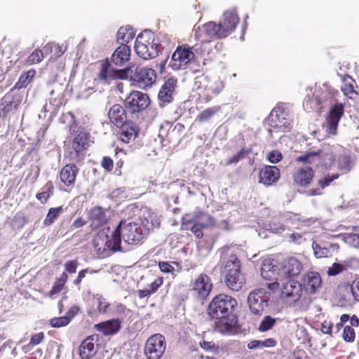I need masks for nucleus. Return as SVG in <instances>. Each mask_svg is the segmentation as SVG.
Here are the masks:
<instances>
[{"label": "nucleus", "instance_id": "f257e3e1", "mask_svg": "<svg viewBox=\"0 0 359 359\" xmlns=\"http://www.w3.org/2000/svg\"><path fill=\"white\" fill-rule=\"evenodd\" d=\"M237 300L228 294L221 293L214 297L207 308V314L215 319V330L222 334H233L236 332L237 319L233 313Z\"/></svg>", "mask_w": 359, "mask_h": 359}, {"label": "nucleus", "instance_id": "f03ea898", "mask_svg": "<svg viewBox=\"0 0 359 359\" xmlns=\"http://www.w3.org/2000/svg\"><path fill=\"white\" fill-rule=\"evenodd\" d=\"M239 21L240 18L236 11L230 9L224 13L222 20L219 24L209 22L198 27L196 29L195 36L202 42L225 38L235 30Z\"/></svg>", "mask_w": 359, "mask_h": 359}, {"label": "nucleus", "instance_id": "7ed1b4c3", "mask_svg": "<svg viewBox=\"0 0 359 359\" xmlns=\"http://www.w3.org/2000/svg\"><path fill=\"white\" fill-rule=\"evenodd\" d=\"M273 260L265 261L261 267V275L266 280L276 279V275L285 278H292L300 275L303 270L302 263L294 257L284 258L278 264Z\"/></svg>", "mask_w": 359, "mask_h": 359}, {"label": "nucleus", "instance_id": "20e7f679", "mask_svg": "<svg viewBox=\"0 0 359 359\" xmlns=\"http://www.w3.org/2000/svg\"><path fill=\"white\" fill-rule=\"evenodd\" d=\"M280 297L286 302L297 306L300 311L306 310L311 302V297L302 294L301 284L294 280H290L283 285Z\"/></svg>", "mask_w": 359, "mask_h": 359}, {"label": "nucleus", "instance_id": "39448f33", "mask_svg": "<svg viewBox=\"0 0 359 359\" xmlns=\"http://www.w3.org/2000/svg\"><path fill=\"white\" fill-rule=\"evenodd\" d=\"M160 47V44L155 42L154 34L144 30L137 35L134 48L138 56L149 60L158 55Z\"/></svg>", "mask_w": 359, "mask_h": 359}, {"label": "nucleus", "instance_id": "423d86ee", "mask_svg": "<svg viewBox=\"0 0 359 359\" xmlns=\"http://www.w3.org/2000/svg\"><path fill=\"white\" fill-rule=\"evenodd\" d=\"M213 288L211 278L205 273H200L190 282L189 290L199 302H203L209 297Z\"/></svg>", "mask_w": 359, "mask_h": 359}, {"label": "nucleus", "instance_id": "0eeeda50", "mask_svg": "<svg viewBox=\"0 0 359 359\" xmlns=\"http://www.w3.org/2000/svg\"><path fill=\"white\" fill-rule=\"evenodd\" d=\"M144 227V221L140 223L128 222L122 225L123 241L130 245L141 243L148 235V229Z\"/></svg>", "mask_w": 359, "mask_h": 359}, {"label": "nucleus", "instance_id": "6e6552de", "mask_svg": "<svg viewBox=\"0 0 359 359\" xmlns=\"http://www.w3.org/2000/svg\"><path fill=\"white\" fill-rule=\"evenodd\" d=\"M296 161L305 164L328 168L334 163L335 156L332 152L325 153L322 150H319L318 151H307L298 156Z\"/></svg>", "mask_w": 359, "mask_h": 359}, {"label": "nucleus", "instance_id": "1a4fd4ad", "mask_svg": "<svg viewBox=\"0 0 359 359\" xmlns=\"http://www.w3.org/2000/svg\"><path fill=\"white\" fill-rule=\"evenodd\" d=\"M165 348L166 341L164 336L154 334L147 339L144 353L147 359H161Z\"/></svg>", "mask_w": 359, "mask_h": 359}, {"label": "nucleus", "instance_id": "9d476101", "mask_svg": "<svg viewBox=\"0 0 359 359\" xmlns=\"http://www.w3.org/2000/svg\"><path fill=\"white\" fill-rule=\"evenodd\" d=\"M194 56L192 48L189 45L178 46L172 55L170 66L174 70L185 69L194 60Z\"/></svg>", "mask_w": 359, "mask_h": 359}, {"label": "nucleus", "instance_id": "9b49d317", "mask_svg": "<svg viewBox=\"0 0 359 359\" xmlns=\"http://www.w3.org/2000/svg\"><path fill=\"white\" fill-rule=\"evenodd\" d=\"M150 104L147 94L141 91L133 90L126 97L124 105L130 114L140 113L146 109Z\"/></svg>", "mask_w": 359, "mask_h": 359}, {"label": "nucleus", "instance_id": "f8f14e48", "mask_svg": "<svg viewBox=\"0 0 359 359\" xmlns=\"http://www.w3.org/2000/svg\"><path fill=\"white\" fill-rule=\"evenodd\" d=\"M156 79L155 70L149 67L137 66L131 72L130 81L142 89L151 86Z\"/></svg>", "mask_w": 359, "mask_h": 359}, {"label": "nucleus", "instance_id": "ddd939ff", "mask_svg": "<svg viewBox=\"0 0 359 359\" xmlns=\"http://www.w3.org/2000/svg\"><path fill=\"white\" fill-rule=\"evenodd\" d=\"M269 296L263 288L252 291L248 297L249 309L252 313L260 316L269 305Z\"/></svg>", "mask_w": 359, "mask_h": 359}, {"label": "nucleus", "instance_id": "4468645a", "mask_svg": "<svg viewBox=\"0 0 359 359\" xmlns=\"http://www.w3.org/2000/svg\"><path fill=\"white\" fill-rule=\"evenodd\" d=\"M116 128L118 140L124 144L134 142L139 137L141 130L140 126L132 120H128Z\"/></svg>", "mask_w": 359, "mask_h": 359}, {"label": "nucleus", "instance_id": "2eb2a0df", "mask_svg": "<svg viewBox=\"0 0 359 359\" xmlns=\"http://www.w3.org/2000/svg\"><path fill=\"white\" fill-rule=\"evenodd\" d=\"M198 215L192 216L190 214H186L182 217L181 229L184 231H191L196 237L201 238L203 236V229L210 228L212 223H199L197 220Z\"/></svg>", "mask_w": 359, "mask_h": 359}, {"label": "nucleus", "instance_id": "dca6fc26", "mask_svg": "<svg viewBox=\"0 0 359 359\" xmlns=\"http://www.w3.org/2000/svg\"><path fill=\"white\" fill-rule=\"evenodd\" d=\"M315 176V170L310 166H302L296 169L292 173L294 184L299 187L310 186Z\"/></svg>", "mask_w": 359, "mask_h": 359}, {"label": "nucleus", "instance_id": "f3484780", "mask_svg": "<svg viewBox=\"0 0 359 359\" xmlns=\"http://www.w3.org/2000/svg\"><path fill=\"white\" fill-rule=\"evenodd\" d=\"M321 283V277L318 272L309 271L304 275L300 284L302 290L307 294H313L320 287Z\"/></svg>", "mask_w": 359, "mask_h": 359}, {"label": "nucleus", "instance_id": "a211bd4d", "mask_svg": "<svg viewBox=\"0 0 359 359\" xmlns=\"http://www.w3.org/2000/svg\"><path fill=\"white\" fill-rule=\"evenodd\" d=\"M221 262L225 274L241 271V262L238 256L229 250L223 252Z\"/></svg>", "mask_w": 359, "mask_h": 359}, {"label": "nucleus", "instance_id": "6ab92c4d", "mask_svg": "<svg viewBox=\"0 0 359 359\" xmlns=\"http://www.w3.org/2000/svg\"><path fill=\"white\" fill-rule=\"evenodd\" d=\"M344 113V107L341 103H337L330 109L326 117L327 131L330 134H336L339 121Z\"/></svg>", "mask_w": 359, "mask_h": 359}, {"label": "nucleus", "instance_id": "aec40b11", "mask_svg": "<svg viewBox=\"0 0 359 359\" xmlns=\"http://www.w3.org/2000/svg\"><path fill=\"white\" fill-rule=\"evenodd\" d=\"M98 337L90 335L82 341L79 347V355L81 359H91L97 353Z\"/></svg>", "mask_w": 359, "mask_h": 359}, {"label": "nucleus", "instance_id": "412c9836", "mask_svg": "<svg viewBox=\"0 0 359 359\" xmlns=\"http://www.w3.org/2000/svg\"><path fill=\"white\" fill-rule=\"evenodd\" d=\"M109 123L116 128L128 121L127 109L119 104H114L108 111Z\"/></svg>", "mask_w": 359, "mask_h": 359}, {"label": "nucleus", "instance_id": "4be33fe9", "mask_svg": "<svg viewBox=\"0 0 359 359\" xmlns=\"http://www.w3.org/2000/svg\"><path fill=\"white\" fill-rule=\"evenodd\" d=\"M280 177V170L275 165H264L259 170V182L266 186L276 183Z\"/></svg>", "mask_w": 359, "mask_h": 359}, {"label": "nucleus", "instance_id": "5701e85b", "mask_svg": "<svg viewBox=\"0 0 359 359\" xmlns=\"http://www.w3.org/2000/svg\"><path fill=\"white\" fill-rule=\"evenodd\" d=\"M88 219L90 226L95 230L104 226L107 222V215L104 210L100 206L92 208L88 213Z\"/></svg>", "mask_w": 359, "mask_h": 359}, {"label": "nucleus", "instance_id": "b1692460", "mask_svg": "<svg viewBox=\"0 0 359 359\" xmlns=\"http://www.w3.org/2000/svg\"><path fill=\"white\" fill-rule=\"evenodd\" d=\"M79 170L75 164L65 165L60 172V181L67 187H74Z\"/></svg>", "mask_w": 359, "mask_h": 359}, {"label": "nucleus", "instance_id": "393cba45", "mask_svg": "<svg viewBox=\"0 0 359 359\" xmlns=\"http://www.w3.org/2000/svg\"><path fill=\"white\" fill-rule=\"evenodd\" d=\"M177 79L174 77L168 78L161 86L158 97L163 104H168L172 102V93L177 87Z\"/></svg>", "mask_w": 359, "mask_h": 359}, {"label": "nucleus", "instance_id": "a878e982", "mask_svg": "<svg viewBox=\"0 0 359 359\" xmlns=\"http://www.w3.org/2000/svg\"><path fill=\"white\" fill-rule=\"evenodd\" d=\"M130 47L126 44L118 46L111 56V62L115 66L123 67L130 59Z\"/></svg>", "mask_w": 359, "mask_h": 359}, {"label": "nucleus", "instance_id": "bb28decb", "mask_svg": "<svg viewBox=\"0 0 359 359\" xmlns=\"http://www.w3.org/2000/svg\"><path fill=\"white\" fill-rule=\"evenodd\" d=\"M121 321L119 319H111L96 324L95 328L104 335H112L117 333L121 327Z\"/></svg>", "mask_w": 359, "mask_h": 359}, {"label": "nucleus", "instance_id": "cd10ccee", "mask_svg": "<svg viewBox=\"0 0 359 359\" xmlns=\"http://www.w3.org/2000/svg\"><path fill=\"white\" fill-rule=\"evenodd\" d=\"M123 224V221L121 220L112 232L110 238H109L106 242L107 247L114 252L120 251L121 250V239H123V231L122 229Z\"/></svg>", "mask_w": 359, "mask_h": 359}, {"label": "nucleus", "instance_id": "c85d7f7f", "mask_svg": "<svg viewBox=\"0 0 359 359\" xmlns=\"http://www.w3.org/2000/svg\"><path fill=\"white\" fill-rule=\"evenodd\" d=\"M90 135L89 133L81 131L74 138L72 142V149L76 153V156L87 149L90 144Z\"/></svg>", "mask_w": 359, "mask_h": 359}, {"label": "nucleus", "instance_id": "c756f323", "mask_svg": "<svg viewBox=\"0 0 359 359\" xmlns=\"http://www.w3.org/2000/svg\"><path fill=\"white\" fill-rule=\"evenodd\" d=\"M225 283L231 290L240 291L244 283L245 278L241 271L225 274Z\"/></svg>", "mask_w": 359, "mask_h": 359}, {"label": "nucleus", "instance_id": "7c9ffc66", "mask_svg": "<svg viewBox=\"0 0 359 359\" xmlns=\"http://www.w3.org/2000/svg\"><path fill=\"white\" fill-rule=\"evenodd\" d=\"M284 113L280 109H273L266 118L269 126L273 128H281L286 127Z\"/></svg>", "mask_w": 359, "mask_h": 359}, {"label": "nucleus", "instance_id": "2f4dec72", "mask_svg": "<svg viewBox=\"0 0 359 359\" xmlns=\"http://www.w3.org/2000/svg\"><path fill=\"white\" fill-rule=\"evenodd\" d=\"M355 81L351 76L349 75H344L342 77L341 90L345 96L350 99H353L354 96L358 95V93L355 89Z\"/></svg>", "mask_w": 359, "mask_h": 359}, {"label": "nucleus", "instance_id": "473e14b6", "mask_svg": "<svg viewBox=\"0 0 359 359\" xmlns=\"http://www.w3.org/2000/svg\"><path fill=\"white\" fill-rule=\"evenodd\" d=\"M135 36V32L133 29L130 26L121 27L116 34V41L122 44L128 43L133 39Z\"/></svg>", "mask_w": 359, "mask_h": 359}, {"label": "nucleus", "instance_id": "72a5a7b5", "mask_svg": "<svg viewBox=\"0 0 359 359\" xmlns=\"http://www.w3.org/2000/svg\"><path fill=\"white\" fill-rule=\"evenodd\" d=\"M54 191V185L52 181H48L43 186L41 191L36 194V198L41 203H46L48 200L53 196Z\"/></svg>", "mask_w": 359, "mask_h": 359}, {"label": "nucleus", "instance_id": "f704fd0d", "mask_svg": "<svg viewBox=\"0 0 359 359\" xmlns=\"http://www.w3.org/2000/svg\"><path fill=\"white\" fill-rule=\"evenodd\" d=\"M36 75V71L34 69H31L27 72H23L18 81L15 83L14 88L21 89L26 88L32 81Z\"/></svg>", "mask_w": 359, "mask_h": 359}, {"label": "nucleus", "instance_id": "c9c22d12", "mask_svg": "<svg viewBox=\"0 0 359 359\" xmlns=\"http://www.w3.org/2000/svg\"><path fill=\"white\" fill-rule=\"evenodd\" d=\"M220 110V106H214L212 107H208L198 114V116L196 118V121L201 123L208 121Z\"/></svg>", "mask_w": 359, "mask_h": 359}, {"label": "nucleus", "instance_id": "e433bc0d", "mask_svg": "<svg viewBox=\"0 0 359 359\" xmlns=\"http://www.w3.org/2000/svg\"><path fill=\"white\" fill-rule=\"evenodd\" d=\"M303 106L305 110L319 111L322 109L321 100L317 95H313L311 97H307L304 102Z\"/></svg>", "mask_w": 359, "mask_h": 359}, {"label": "nucleus", "instance_id": "4c0bfd02", "mask_svg": "<svg viewBox=\"0 0 359 359\" xmlns=\"http://www.w3.org/2000/svg\"><path fill=\"white\" fill-rule=\"evenodd\" d=\"M67 273L66 272H62V273L60 275V277L55 281L53 286L49 291V296L52 297L56 294L60 293L64 288V286L67 283Z\"/></svg>", "mask_w": 359, "mask_h": 359}, {"label": "nucleus", "instance_id": "58836bf2", "mask_svg": "<svg viewBox=\"0 0 359 359\" xmlns=\"http://www.w3.org/2000/svg\"><path fill=\"white\" fill-rule=\"evenodd\" d=\"M62 212V207L51 208L48 210V214L43 220L46 226L51 225Z\"/></svg>", "mask_w": 359, "mask_h": 359}, {"label": "nucleus", "instance_id": "ea45409f", "mask_svg": "<svg viewBox=\"0 0 359 359\" xmlns=\"http://www.w3.org/2000/svg\"><path fill=\"white\" fill-rule=\"evenodd\" d=\"M110 64L108 60L103 61L101 65L100 71L98 74V77L100 80L107 81L109 79L115 78L116 74H111L109 71Z\"/></svg>", "mask_w": 359, "mask_h": 359}, {"label": "nucleus", "instance_id": "a19ab883", "mask_svg": "<svg viewBox=\"0 0 359 359\" xmlns=\"http://www.w3.org/2000/svg\"><path fill=\"white\" fill-rule=\"evenodd\" d=\"M142 220L144 221V227H149L148 229V233L154 228L159 227L161 224L159 219L151 214H149L148 217H144Z\"/></svg>", "mask_w": 359, "mask_h": 359}, {"label": "nucleus", "instance_id": "79ce46f5", "mask_svg": "<svg viewBox=\"0 0 359 359\" xmlns=\"http://www.w3.org/2000/svg\"><path fill=\"white\" fill-rule=\"evenodd\" d=\"M44 55L41 50L36 48L35 49L27 58L26 63L27 65L38 64L42 61Z\"/></svg>", "mask_w": 359, "mask_h": 359}, {"label": "nucleus", "instance_id": "37998d69", "mask_svg": "<svg viewBox=\"0 0 359 359\" xmlns=\"http://www.w3.org/2000/svg\"><path fill=\"white\" fill-rule=\"evenodd\" d=\"M276 322V320L275 318H273L270 316H266L261 321L259 325V330L261 332L267 331L274 326Z\"/></svg>", "mask_w": 359, "mask_h": 359}, {"label": "nucleus", "instance_id": "c03bdc74", "mask_svg": "<svg viewBox=\"0 0 359 359\" xmlns=\"http://www.w3.org/2000/svg\"><path fill=\"white\" fill-rule=\"evenodd\" d=\"M342 338L346 342H353L355 339V332L354 329L350 325L345 326L342 333Z\"/></svg>", "mask_w": 359, "mask_h": 359}, {"label": "nucleus", "instance_id": "a18cd8bd", "mask_svg": "<svg viewBox=\"0 0 359 359\" xmlns=\"http://www.w3.org/2000/svg\"><path fill=\"white\" fill-rule=\"evenodd\" d=\"M97 271L93 270V269H91L89 268H86V269L81 270L79 272L76 278L73 282L74 285H76L78 287V289H80L81 282H82L83 279L86 276V275L88 273L92 274V273H97Z\"/></svg>", "mask_w": 359, "mask_h": 359}, {"label": "nucleus", "instance_id": "49530a36", "mask_svg": "<svg viewBox=\"0 0 359 359\" xmlns=\"http://www.w3.org/2000/svg\"><path fill=\"white\" fill-rule=\"evenodd\" d=\"M339 177V174H332V175H327L324 178L320 179L318 181V184L319 187L324 189L325 187H328L334 180L338 179Z\"/></svg>", "mask_w": 359, "mask_h": 359}, {"label": "nucleus", "instance_id": "de8ad7c7", "mask_svg": "<svg viewBox=\"0 0 359 359\" xmlns=\"http://www.w3.org/2000/svg\"><path fill=\"white\" fill-rule=\"evenodd\" d=\"M69 318L66 316L53 318L50 320V324L53 327H60L67 325L69 323Z\"/></svg>", "mask_w": 359, "mask_h": 359}, {"label": "nucleus", "instance_id": "09e8293b", "mask_svg": "<svg viewBox=\"0 0 359 359\" xmlns=\"http://www.w3.org/2000/svg\"><path fill=\"white\" fill-rule=\"evenodd\" d=\"M346 269V267L343 264L334 263L330 267H329L327 273L330 276H334Z\"/></svg>", "mask_w": 359, "mask_h": 359}, {"label": "nucleus", "instance_id": "8fccbe9b", "mask_svg": "<svg viewBox=\"0 0 359 359\" xmlns=\"http://www.w3.org/2000/svg\"><path fill=\"white\" fill-rule=\"evenodd\" d=\"M195 215L198 216V219H197V220L199 223H212L211 225H210V227H213L216 224L215 218L208 214L199 212L196 213Z\"/></svg>", "mask_w": 359, "mask_h": 359}, {"label": "nucleus", "instance_id": "3c124183", "mask_svg": "<svg viewBox=\"0 0 359 359\" xmlns=\"http://www.w3.org/2000/svg\"><path fill=\"white\" fill-rule=\"evenodd\" d=\"M97 310L99 313H105L107 312L109 308V303L107 302L102 297H99L97 299Z\"/></svg>", "mask_w": 359, "mask_h": 359}, {"label": "nucleus", "instance_id": "603ef678", "mask_svg": "<svg viewBox=\"0 0 359 359\" xmlns=\"http://www.w3.org/2000/svg\"><path fill=\"white\" fill-rule=\"evenodd\" d=\"M53 50H54V51L55 52L56 57H60L63 53V51H62L61 50V47L57 44L48 43L43 47V50L46 53H47L48 52H51Z\"/></svg>", "mask_w": 359, "mask_h": 359}, {"label": "nucleus", "instance_id": "864d4df0", "mask_svg": "<svg viewBox=\"0 0 359 359\" xmlns=\"http://www.w3.org/2000/svg\"><path fill=\"white\" fill-rule=\"evenodd\" d=\"M283 158L282 154L278 150H273L267 155V159L272 163H277Z\"/></svg>", "mask_w": 359, "mask_h": 359}, {"label": "nucleus", "instance_id": "5fc2aeb1", "mask_svg": "<svg viewBox=\"0 0 359 359\" xmlns=\"http://www.w3.org/2000/svg\"><path fill=\"white\" fill-rule=\"evenodd\" d=\"M45 338L44 333L43 332L34 334L31 336L30 341L28 346H34L39 344Z\"/></svg>", "mask_w": 359, "mask_h": 359}, {"label": "nucleus", "instance_id": "6e6d98bb", "mask_svg": "<svg viewBox=\"0 0 359 359\" xmlns=\"http://www.w3.org/2000/svg\"><path fill=\"white\" fill-rule=\"evenodd\" d=\"M333 326V323H332L330 320H325L321 323L320 331L323 334L332 336Z\"/></svg>", "mask_w": 359, "mask_h": 359}, {"label": "nucleus", "instance_id": "4d7b16f0", "mask_svg": "<svg viewBox=\"0 0 359 359\" xmlns=\"http://www.w3.org/2000/svg\"><path fill=\"white\" fill-rule=\"evenodd\" d=\"M79 265V262L77 259H73L68 261L65 263V272H68L69 273H74L76 272V269Z\"/></svg>", "mask_w": 359, "mask_h": 359}, {"label": "nucleus", "instance_id": "13d9d810", "mask_svg": "<svg viewBox=\"0 0 359 359\" xmlns=\"http://www.w3.org/2000/svg\"><path fill=\"white\" fill-rule=\"evenodd\" d=\"M350 290L354 299L357 302H359V278L355 279L352 282L350 286Z\"/></svg>", "mask_w": 359, "mask_h": 359}, {"label": "nucleus", "instance_id": "bf43d9fd", "mask_svg": "<svg viewBox=\"0 0 359 359\" xmlns=\"http://www.w3.org/2000/svg\"><path fill=\"white\" fill-rule=\"evenodd\" d=\"M163 283V278L159 276L149 285L148 290H149L151 294L155 293Z\"/></svg>", "mask_w": 359, "mask_h": 359}, {"label": "nucleus", "instance_id": "052dcab7", "mask_svg": "<svg viewBox=\"0 0 359 359\" xmlns=\"http://www.w3.org/2000/svg\"><path fill=\"white\" fill-rule=\"evenodd\" d=\"M313 248L317 257H325L327 256L329 250L326 248H321L317 243H313Z\"/></svg>", "mask_w": 359, "mask_h": 359}, {"label": "nucleus", "instance_id": "680f3d73", "mask_svg": "<svg viewBox=\"0 0 359 359\" xmlns=\"http://www.w3.org/2000/svg\"><path fill=\"white\" fill-rule=\"evenodd\" d=\"M115 313L117 316L123 318L131 313V311L127 309L125 305L120 304L116 306Z\"/></svg>", "mask_w": 359, "mask_h": 359}, {"label": "nucleus", "instance_id": "e2e57ef3", "mask_svg": "<svg viewBox=\"0 0 359 359\" xmlns=\"http://www.w3.org/2000/svg\"><path fill=\"white\" fill-rule=\"evenodd\" d=\"M102 167L107 172L113 170L114 162L113 160L109 156H104L101 162Z\"/></svg>", "mask_w": 359, "mask_h": 359}, {"label": "nucleus", "instance_id": "0e129e2a", "mask_svg": "<svg viewBox=\"0 0 359 359\" xmlns=\"http://www.w3.org/2000/svg\"><path fill=\"white\" fill-rule=\"evenodd\" d=\"M159 269L164 273H172L175 271V268L170 263L167 262H159Z\"/></svg>", "mask_w": 359, "mask_h": 359}, {"label": "nucleus", "instance_id": "69168bd1", "mask_svg": "<svg viewBox=\"0 0 359 359\" xmlns=\"http://www.w3.org/2000/svg\"><path fill=\"white\" fill-rule=\"evenodd\" d=\"M200 346L205 351H213L218 349V346L215 345L213 341H207L205 340H203L200 342Z\"/></svg>", "mask_w": 359, "mask_h": 359}, {"label": "nucleus", "instance_id": "338daca9", "mask_svg": "<svg viewBox=\"0 0 359 359\" xmlns=\"http://www.w3.org/2000/svg\"><path fill=\"white\" fill-rule=\"evenodd\" d=\"M80 308L78 306H72L67 312L65 316L69 318V322L79 313Z\"/></svg>", "mask_w": 359, "mask_h": 359}, {"label": "nucleus", "instance_id": "774afa93", "mask_svg": "<svg viewBox=\"0 0 359 359\" xmlns=\"http://www.w3.org/2000/svg\"><path fill=\"white\" fill-rule=\"evenodd\" d=\"M250 149L243 147L238 153H236V155L240 159V161H241L246 158L250 154Z\"/></svg>", "mask_w": 359, "mask_h": 359}]
</instances>
